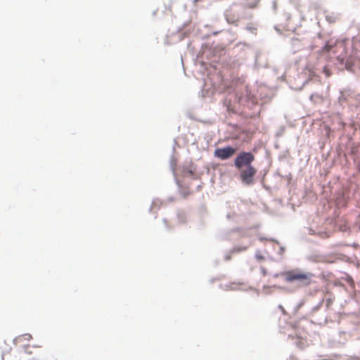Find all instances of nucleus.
Instances as JSON below:
<instances>
[{"instance_id": "nucleus-34", "label": "nucleus", "mask_w": 360, "mask_h": 360, "mask_svg": "<svg viewBox=\"0 0 360 360\" xmlns=\"http://www.w3.org/2000/svg\"><path fill=\"white\" fill-rule=\"evenodd\" d=\"M273 288H279V289H284V288H282V287H280L278 285H274Z\"/></svg>"}, {"instance_id": "nucleus-11", "label": "nucleus", "mask_w": 360, "mask_h": 360, "mask_svg": "<svg viewBox=\"0 0 360 360\" xmlns=\"http://www.w3.org/2000/svg\"><path fill=\"white\" fill-rule=\"evenodd\" d=\"M177 220L179 224H185L187 222L186 214L184 211H178L176 214Z\"/></svg>"}, {"instance_id": "nucleus-9", "label": "nucleus", "mask_w": 360, "mask_h": 360, "mask_svg": "<svg viewBox=\"0 0 360 360\" xmlns=\"http://www.w3.org/2000/svg\"><path fill=\"white\" fill-rule=\"evenodd\" d=\"M247 249H248V245H245V246L236 245L232 249L230 250L229 254H227L224 256V261L228 262L231 259V254L239 253L240 252L245 251Z\"/></svg>"}, {"instance_id": "nucleus-1", "label": "nucleus", "mask_w": 360, "mask_h": 360, "mask_svg": "<svg viewBox=\"0 0 360 360\" xmlns=\"http://www.w3.org/2000/svg\"><path fill=\"white\" fill-rule=\"evenodd\" d=\"M257 152V147L250 151L239 150L233 161L232 165L238 172L241 183L247 186H253L256 182L257 169L252 163L255 160Z\"/></svg>"}, {"instance_id": "nucleus-31", "label": "nucleus", "mask_w": 360, "mask_h": 360, "mask_svg": "<svg viewBox=\"0 0 360 360\" xmlns=\"http://www.w3.org/2000/svg\"><path fill=\"white\" fill-rule=\"evenodd\" d=\"M243 98L242 96L238 97V102L241 103L243 102Z\"/></svg>"}, {"instance_id": "nucleus-35", "label": "nucleus", "mask_w": 360, "mask_h": 360, "mask_svg": "<svg viewBox=\"0 0 360 360\" xmlns=\"http://www.w3.org/2000/svg\"><path fill=\"white\" fill-rule=\"evenodd\" d=\"M282 276V275L281 274V273H276V274H274V277H278V276Z\"/></svg>"}, {"instance_id": "nucleus-28", "label": "nucleus", "mask_w": 360, "mask_h": 360, "mask_svg": "<svg viewBox=\"0 0 360 360\" xmlns=\"http://www.w3.org/2000/svg\"><path fill=\"white\" fill-rule=\"evenodd\" d=\"M29 347H30V345H26V346H25V352L26 353L31 354L32 352L27 350Z\"/></svg>"}, {"instance_id": "nucleus-38", "label": "nucleus", "mask_w": 360, "mask_h": 360, "mask_svg": "<svg viewBox=\"0 0 360 360\" xmlns=\"http://www.w3.org/2000/svg\"><path fill=\"white\" fill-rule=\"evenodd\" d=\"M226 217H227V219H230L231 217V214H227Z\"/></svg>"}, {"instance_id": "nucleus-22", "label": "nucleus", "mask_w": 360, "mask_h": 360, "mask_svg": "<svg viewBox=\"0 0 360 360\" xmlns=\"http://www.w3.org/2000/svg\"><path fill=\"white\" fill-rule=\"evenodd\" d=\"M285 251V248L284 246L280 245L279 250L278 251V255L282 256Z\"/></svg>"}, {"instance_id": "nucleus-45", "label": "nucleus", "mask_w": 360, "mask_h": 360, "mask_svg": "<svg viewBox=\"0 0 360 360\" xmlns=\"http://www.w3.org/2000/svg\"><path fill=\"white\" fill-rule=\"evenodd\" d=\"M281 130V131H284V127H282Z\"/></svg>"}, {"instance_id": "nucleus-30", "label": "nucleus", "mask_w": 360, "mask_h": 360, "mask_svg": "<svg viewBox=\"0 0 360 360\" xmlns=\"http://www.w3.org/2000/svg\"><path fill=\"white\" fill-rule=\"evenodd\" d=\"M342 100H345V98L343 94H341V95L339 97V101H341Z\"/></svg>"}, {"instance_id": "nucleus-21", "label": "nucleus", "mask_w": 360, "mask_h": 360, "mask_svg": "<svg viewBox=\"0 0 360 360\" xmlns=\"http://www.w3.org/2000/svg\"><path fill=\"white\" fill-rule=\"evenodd\" d=\"M162 221H163V223L165 226V228L167 229V231H172L173 229V227L169 225L167 219L164 218L162 219Z\"/></svg>"}, {"instance_id": "nucleus-41", "label": "nucleus", "mask_w": 360, "mask_h": 360, "mask_svg": "<svg viewBox=\"0 0 360 360\" xmlns=\"http://www.w3.org/2000/svg\"><path fill=\"white\" fill-rule=\"evenodd\" d=\"M347 360H352L351 359H347ZM353 360H360L359 358H356V359H354Z\"/></svg>"}, {"instance_id": "nucleus-32", "label": "nucleus", "mask_w": 360, "mask_h": 360, "mask_svg": "<svg viewBox=\"0 0 360 360\" xmlns=\"http://www.w3.org/2000/svg\"><path fill=\"white\" fill-rule=\"evenodd\" d=\"M275 30L279 33V34H281V31L278 28L277 26H275Z\"/></svg>"}, {"instance_id": "nucleus-5", "label": "nucleus", "mask_w": 360, "mask_h": 360, "mask_svg": "<svg viewBox=\"0 0 360 360\" xmlns=\"http://www.w3.org/2000/svg\"><path fill=\"white\" fill-rule=\"evenodd\" d=\"M246 232L244 229L240 227L232 229L229 230L227 233L224 236H219L220 240H237L239 238L245 236Z\"/></svg>"}, {"instance_id": "nucleus-39", "label": "nucleus", "mask_w": 360, "mask_h": 360, "mask_svg": "<svg viewBox=\"0 0 360 360\" xmlns=\"http://www.w3.org/2000/svg\"><path fill=\"white\" fill-rule=\"evenodd\" d=\"M216 280H217V278H212V279L210 280V282H211V283H213V282H214V281H216Z\"/></svg>"}, {"instance_id": "nucleus-14", "label": "nucleus", "mask_w": 360, "mask_h": 360, "mask_svg": "<svg viewBox=\"0 0 360 360\" xmlns=\"http://www.w3.org/2000/svg\"><path fill=\"white\" fill-rule=\"evenodd\" d=\"M318 98L320 100H323V98L321 95L319 94L318 93H314L311 94L309 96V100L314 103H315L316 99Z\"/></svg>"}, {"instance_id": "nucleus-16", "label": "nucleus", "mask_w": 360, "mask_h": 360, "mask_svg": "<svg viewBox=\"0 0 360 360\" xmlns=\"http://www.w3.org/2000/svg\"><path fill=\"white\" fill-rule=\"evenodd\" d=\"M179 188V193L182 195L183 198H186L187 196H188L190 195V192L187 190H184V186L182 185L181 188Z\"/></svg>"}, {"instance_id": "nucleus-15", "label": "nucleus", "mask_w": 360, "mask_h": 360, "mask_svg": "<svg viewBox=\"0 0 360 360\" xmlns=\"http://www.w3.org/2000/svg\"><path fill=\"white\" fill-rule=\"evenodd\" d=\"M324 302V299L322 298L321 300V301L316 305L314 306V307H312L311 309V313H316L320 309L321 307H322L323 304Z\"/></svg>"}, {"instance_id": "nucleus-24", "label": "nucleus", "mask_w": 360, "mask_h": 360, "mask_svg": "<svg viewBox=\"0 0 360 360\" xmlns=\"http://www.w3.org/2000/svg\"><path fill=\"white\" fill-rule=\"evenodd\" d=\"M332 302H333V300L330 298H328L326 301V307L328 308L330 306V304H332Z\"/></svg>"}, {"instance_id": "nucleus-7", "label": "nucleus", "mask_w": 360, "mask_h": 360, "mask_svg": "<svg viewBox=\"0 0 360 360\" xmlns=\"http://www.w3.org/2000/svg\"><path fill=\"white\" fill-rule=\"evenodd\" d=\"M197 166L191 161L186 160L181 166V172L184 176H189L193 179H196L198 176L195 173Z\"/></svg>"}, {"instance_id": "nucleus-17", "label": "nucleus", "mask_w": 360, "mask_h": 360, "mask_svg": "<svg viewBox=\"0 0 360 360\" xmlns=\"http://www.w3.org/2000/svg\"><path fill=\"white\" fill-rule=\"evenodd\" d=\"M259 240L260 241H262H262H264V240H269V241H271V242H273V243H276V244H277V245H280L279 241H278V240H277L276 239L274 238H266V237H264V236H260V237L259 238Z\"/></svg>"}, {"instance_id": "nucleus-8", "label": "nucleus", "mask_w": 360, "mask_h": 360, "mask_svg": "<svg viewBox=\"0 0 360 360\" xmlns=\"http://www.w3.org/2000/svg\"><path fill=\"white\" fill-rule=\"evenodd\" d=\"M191 29V22L188 21L185 22L181 27H179L177 30L179 34L181 36V39L186 37H187Z\"/></svg>"}, {"instance_id": "nucleus-18", "label": "nucleus", "mask_w": 360, "mask_h": 360, "mask_svg": "<svg viewBox=\"0 0 360 360\" xmlns=\"http://www.w3.org/2000/svg\"><path fill=\"white\" fill-rule=\"evenodd\" d=\"M295 345L296 346L300 348V349H303L304 347V345H305V342L302 339H297L296 341H295Z\"/></svg>"}, {"instance_id": "nucleus-26", "label": "nucleus", "mask_w": 360, "mask_h": 360, "mask_svg": "<svg viewBox=\"0 0 360 360\" xmlns=\"http://www.w3.org/2000/svg\"><path fill=\"white\" fill-rule=\"evenodd\" d=\"M175 200V198L174 196H170L167 198L168 202H173Z\"/></svg>"}, {"instance_id": "nucleus-12", "label": "nucleus", "mask_w": 360, "mask_h": 360, "mask_svg": "<svg viewBox=\"0 0 360 360\" xmlns=\"http://www.w3.org/2000/svg\"><path fill=\"white\" fill-rule=\"evenodd\" d=\"M163 203L162 200L159 198H155L153 200L151 206L149 209V212H151L152 210L154 208H157L159 210L160 208V205Z\"/></svg>"}, {"instance_id": "nucleus-42", "label": "nucleus", "mask_w": 360, "mask_h": 360, "mask_svg": "<svg viewBox=\"0 0 360 360\" xmlns=\"http://www.w3.org/2000/svg\"><path fill=\"white\" fill-rule=\"evenodd\" d=\"M323 360H333L332 359H323Z\"/></svg>"}, {"instance_id": "nucleus-4", "label": "nucleus", "mask_w": 360, "mask_h": 360, "mask_svg": "<svg viewBox=\"0 0 360 360\" xmlns=\"http://www.w3.org/2000/svg\"><path fill=\"white\" fill-rule=\"evenodd\" d=\"M242 9L243 8L241 6H237L235 4L231 6L229 9H226L224 11V17L226 22L229 24L237 26L238 22L242 17L240 14V10Z\"/></svg>"}, {"instance_id": "nucleus-23", "label": "nucleus", "mask_w": 360, "mask_h": 360, "mask_svg": "<svg viewBox=\"0 0 360 360\" xmlns=\"http://www.w3.org/2000/svg\"><path fill=\"white\" fill-rule=\"evenodd\" d=\"M299 41H300L299 39L295 38V37H292L291 39L292 45L293 46H295L297 45V44L299 42Z\"/></svg>"}, {"instance_id": "nucleus-20", "label": "nucleus", "mask_w": 360, "mask_h": 360, "mask_svg": "<svg viewBox=\"0 0 360 360\" xmlns=\"http://www.w3.org/2000/svg\"><path fill=\"white\" fill-rule=\"evenodd\" d=\"M304 304V300H301L294 309V312L297 313Z\"/></svg>"}, {"instance_id": "nucleus-2", "label": "nucleus", "mask_w": 360, "mask_h": 360, "mask_svg": "<svg viewBox=\"0 0 360 360\" xmlns=\"http://www.w3.org/2000/svg\"><path fill=\"white\" fill-rule=\"evenodd\" d=\"M284 280L287 283H296L300 285L308 286L312 282L314 274L311 272H306L300 268H295L281 272Z\"/></svg>"}, {"instance_id": "nucleus-25", "label": "nucleus", "mask_w": 360, "mask_h": 360, "mask_svg": "<svg viewBox=\"0 0 360 360\" xmlns=\"http://www.w3.org/2000/svg\"><path fill=\"white\" fill-rule=\"evenodd\" d=\"M278 308L281 311L282 314L283 315H286L287 314V312L285 310L284 307H283V305L281 304H279Z\"/></svg>"}, {"instance_id": "nucleus-29", "label": "nucleus", "mask_w": 360, "mask_h": 360, "mask_svg": "<svg viewBox=\"0 0 360 360\" xmlns=\"http://www.w3.org/2000/svg\"><path fill=\"white\" fill-rule=\"evenodd\" d=\"M262 273L265 276L267 274V270L265 268H262Z\"/></svg>"}, {"instance_id": "nucleus-27", "label": "nucleus", "mask_w": 360, "mask_h": 360, "mask_svg": "<svg viewBox=\"0 0 360 360\" xmlns=\"http://www.w3.org/2000/svg\"><path fill=\"white\" fill-rule=\"evenodd\" d=\"M271 287H268V286H265L264 288L266 290V294H270L271 293V290H269V289L271 288Z\"/></svg>"}, {"instance_id": "nucleus-33", "label": "nucleus", "mask_w": 360, "mask_h": 360, "mask_svg": "<svg viewBox=\"0 0 360 360\" xmlns=\"http://www.w3.org/2000/svg\"><path fill=\"white\" fill-rule=\"evenodd\" d=\"M221 31H215V32H213L212 33V35H217V34H219Z\"/></svg>"}, {"instance_id": "nucleus-19", "label": "nucleus", "mask_w": 360, "mask_h": 360, "mask_svg": "<svg viewBox=\"0 0 360 360\" xmlns=\"http://www.w3.org/2000/svg\"><path fill=\"white\" fill-rule=\"evenodd\" d=\"M255 258L258 262H262L265 260V257L259 251L255 253Z\"/></svg>"}, {"instance_id": "nucleus-3", "label": "nucleus", "mask_w": 360, "mask_h": 360, "mask_svg": "<svg viewBox=\"0 0 360 360\" xmlns=\"http://www.w3.org/2000/svg\"><path fill=\"white\" fill-rule=\"evenodd\" d=\"M238 148L231 145H226L223 147H218L214 151V157L220 160H228L238 153Z\"/></svg>"}, {"instance_id": "nucleus-6", "label": "nucleus", "mask_w": 360, "mask_h": 360, "mask_svg": "<svg viewBox=\"0 0 360 360\" xmlns=\"http://www.w3.org/2000/svg\"><path fill=\"white\" fill-rule=\"evenodd\" d=\"M177 144L178 143H177L176 140L174 139L173 146H172V153H174L176 151L175 147H176V145H177ZM176 165H177V159L174 157V154H172L171 155L170 160H169V167H170V170L172 172L175 184L179 188H181L182 186V184L179 181V179L177 178V176H176Z\"/></svg>"}, {"instance_id": "nucleus-40", "label": "nucleus", "mask_w": 360, "mask_h": 360, "mask_svg": "<svg viewBox=\"0 0 360 360\" xmlns=\"http://www.w3.org/2000/svg\"><path fill=\"white\" fill-rule=\"evenodd\" d=\"M247 29H248V30H254V28H253V27H247Z\"/></svg>"}, {"instance_id": "nucleus-13", "label": "nucleus", "mask_w": 360, "mask_h": 360, "mask_svg": "<svg viewBox=\"0 0 360 360\" xmlns=\"http://www.w3.org/2000/svg\"><path fill=\"white\" fill-rule=\"evenodd\" d=\"M22 338H24V339H25V340H29L30 339H31V338H32V335H31L30 334H29V333H25V334H24V335H20V336H19V337H17V338H15L13 340V342H14V344H16V342H18V341L21 340H22Z\"/></svg>"}, {"instance_id": "nucleus-37", "label": "nucleus", "mask_w": 360, "mask_h": 360, "mask_svg": "<svg viewBox=\"0 0 360 360\" xmlns=\"http://www.w3.org/2000/svg\"><path fill=\"white\" fill-rule=\"evenodd\" d=\"M283 131H279V132L277 133V136H281L282 134Z\"/></svg>"}, {"instance_id": "nucleus-43", "label": "nucleus", "mask_w": 360, "mask_h": 360, "mask_svg": "<svg viewBox=\"0 0 360 360\" xmlns=\"http://www.w3.org/2000/svg\"><path fill=\"white\" fill-rule=\"evenodd\" d=\"M215 263H216V265H217V264H219V261H218V260H217V261L215 262Z\"/></svg>"}, {"instance_id": "nucleus-36", "label": "nucleus", "mask_w": 360, "mask_h": 360, "mask_svg": "<svg viewBox=\"0 0 360 360\" xmlns=\"http://www.w3.org/2000/svg\"><path fill=\"white\" fill-rule=\"evenodd\" d=\"M201 188H202V186H201V185H199V186H197L196 190H197L198 191H199L201 189Z\"/></svg>"}, {"instance_id": "nucleus-10", "label": "nucleus", "mask_w": 360, "mask_h": 360, "mask_svg": "<svg viewBox=\"0 0 360 360\" xmlns=\"http://www.w3.org/2000/svg\"><path fill=\"white\" fill-rule=\"evenodd\" d=\"M338 60H340L341 64H345V67L347 68H350L354 63V57L349 56H345V57H338Z\"/></svg>"}, {"instance_id": "nucleus-44", "label": "nucleus", "mask_w": 360, "mask_h": 360, "mask_svg": "<svg viewBox=\"0 0 360 360\" xmlns=\"http://www.w3.org/2000/svg\"><path fill=\"white\" fill-rule=\"evenodd\" d=\"M1 359L4 360V354H1Z\"/></svg>"}, {"instance_id": "nucleus-46", "label": "nucleus", "mask_w": 360, "mask_h": 360, "mask_svg": "<svg viewBox=\"0 0 360 360\" xmlns=\"http://www.w3.org/2000/svg\"><path fill=\"white\" fill-rule=\"evenodd\" d=\"M335 358H339V357H340V356H338V355H335Z\"/></svg>"}]
</instances>
